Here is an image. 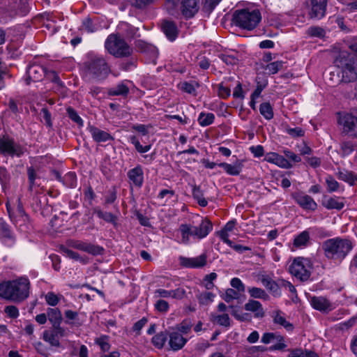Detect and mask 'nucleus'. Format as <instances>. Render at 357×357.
Returning <instances> with one entry per match:
<instances>
[{
  "instance_id": "a211bd4d",
  "label": "nucleus",
  "mask_w": 357,
  "mask_h": 357,
  "mask_svg": "<svg viewBox=\"0 0 357 357\" xmlns=\"http://www.w3.org/2000/svg\"><path fill=\"white\" fill-rule=\"evenodd\" d=\"M129 183L137 188H141L144 183V171L140 165H136L127 172Z\"/></svg>"
},
{
  "instance_id": "e2e57ef3",
  "label": "nucleus",
  "mask_w": 357,
  "mask_h": 357,
  "mask_svg": "<svg viewBox=\"0 0 357 357\" xmlns=\"http://www.w3.org/2000/svg\"><path fill=\"white\" fill-rule=\"evenodd\" d=\"M154 307L157 311L162 313L167 312L169 308L168 302L162 299L158 300L155 303Z\"/></svg>"
},
{
  "instance_id": "ddd939ff",
  "label": "nucleus",
  "mask_w": 357,
  "mask_h": 357,
  "mask_svg": "<svg viewBox=\"0 0 357 357\" xmlns=\"http://www.w3.org/2000/svg\"><path fill=\"white\" fill-rule=\"evenodd\" d=\"M327 0H310L309 16L312 19L320 20L326 12Z\"/></svg>"
},
{
  "instance_id": "603ef678",
  "label": "nucleus",
  "mask_w": 357,
  "mask_h": 357,
  "mask_svg": "<svg viewBox=\"0 0 357 357\" xmlns=\"http://www.w3.org/2000/svg\"><path fill=\"white\" fill-rule=\"evenodd\" d=\"M120 29L124 32L126 36L129 38H133L139 30L138 28L126 22L121 24Z\"/></svg>"
},
{
  "instance_id": "e433bc0d",
  "label": "nucleus",
  "mask_w": 357,
  "mask_h": 357,
  "mask_svg": "<svg viewBox=\"0 0 357 357\" xmlns=\"http://www.w3.org/2000/svg\"><path fill=\"white\" fill-rule=\"evenodd\" d=\"M129 93V88L123 83H119L116 86L108 90L109 96H127Z\"/></svg>"
},
{
  "instance_id": "f3484780",
  "label": "nucleus",
  "mask_w": 357,
  "mask_h": 357,
  "mask_svg": "<svg viewBox=\"0 0 357 357\" xmlns=\"http://www.w3.org/2000/svg\"><path fill=\"white\" fill-rule=\"evenodd\" d=\"M295 202L303 209L314 211L317 204L310 196L303 192H296L292 195Z\"/></svg>"
},
{
  "instance_id": "a878e982",
  "label": "nucleus",
  "mask_w": 357,
  "mask_h": 357,
  "mask_svg": "<svg viewBox=\"0 0 357 357\" xmlns=\"http://www.w3.org/2000/svg\"><path fill=\"white\" fill-rule=\"evenodd\" d=\"M265 160L275 164L282 168H291L292 165L282 155L274 152H270L265 155Z\"/></svg>"
},
{
  "instance_id": "13d9d810",
  "label": "nucleus",
  "mask_w": 357,
  "mask_h": 357,
  "mask_svg": "<svg viewBox=\"0 0 357 357\" xmlns=\"http://www.w3.org/2000/svg\"><path fill=\"white\" fill-rule=\"evenodd\" d=\"M214 297L215 295L213 293L204 291L199 294L197 298L200 304L208 305L213 301Z\"/></svg>"
},
{
  "instance_id": "dca6fc26",
  "label": "nucleus",
  "mask_w": 357,
  "mask_h": 357,
  "mask_svg": "<svg viewBox=\"0 0 357 357\" xmlns=\"http://www.w3.org/2000/svg\"><path fill=\"white\" fill-rule=\"evenodd\" d=\"M213 229V224L208 218H202L198 225H194V239L201 240L206 237Z\"/></svg>"
},
{
  "instance_id": "a18cd8bd",
  "label": "nucleus",
  "mask_w": 357,
  "mask_h": 357,
  "mask_svg": "<svg viewBox=\"0 0 357 357\" xmlns=\"http://www.w3.org/2000/svg\"><path fill=\"white\" fill-rule=\"evenodd\" d=\"M43 340L48 342L51 346L54 347H59L60 342L56 337V334H54V333L50 332L49 331H45L43 332Z\"/></svg>"
},
{
  "instance_id": "9b49d317",
  "label": "nucleus",
  "mask_w": 357,
  "mask_h": 357,
  "mask_svg": "<svg viewBox=\"0 0 357 357\" xmlns=\"http://www.w3.org/2000/svg\"><path fill=\"white\" fill-rule=\"evenodd\" d=\"M6 206L10 219L16 225L19 224L20 226H22V224L26 225L29 222V217L25 213L20 199H17V206L15 211H12L8 202Z\"/></svg>"
},
{
  "instance_id": "7c9ffc66",
  "label": "nucleus",
  "mask_w": 357,
  "mask_h": 357,
  "mask_svg": "<svg viewBox=\"0 0 357 357\" xmlns=\"http://www.w3.org/2000/svg\"><path fill=\"white\" fill-rule=\"evenodd\" d=\"M162 29L167 38L173 41L178 35V29L175 23L171 21H164L162 24Z\"/></svg>"
},
{
  "instance_id": "338daca9",
  "label": "nucleus",
  "mask_w": 357,
  "mask_h": 357,
  "mask_svg": "<svg viewBox=\"0 0 357 357\" xmlns=\"http://www.w3.org/2000/svg\"><path fill=\"white\" fill-rule=\"evenodd\" d=\"M4 312L9 317L13 319L17 318L20 314L18 308L15 305L6 306Z\"/></svg>"
},
{
  "instance_id": "69168bd1",
  "label": "nucleus",
  "mask_w": 357,
  "mask_h": 357,
  "mask_svg": "<svg viewBox=\"0 0 357 357\" xmlns=\"http://www.w3.org/2000/svg\"><path fill=\"white\" fill-rule=\"evenodd\" d=\"M40 114L42 116L43 119L45 121V125L49 128H52V122L51 114L48 111V109L46 107H43L40 110Z\"/></svg>"
},
{
  "instance_id": "49530a36",
  "label": "nucleus",
  "mask_w": 357,
  "mask_h": 357,
  "mask_svg": "<svg viewBox=\"0 0 357 357\" xmlns=\"http://www.w3.org/2000/svg\"><path fill=\"white\" fill-rule=\"evenodd\" d=\"M213 321L216 322L220 326L229 327L230 326V318L229 314L227 313H223L222 314H212Z\"/></svg>"
},
{
  "instance_id": "f257e3e1",
  "label": "nucleus",
  "mask_w": 357,
  "mask_h": 357,
  "mask_svg": "<svg viewBox=\"0 0 357 357\" xmlns=\"http://www.w3.org/2000/svg\"><path fill=\"white\" fill-rule=\"evenodd\" d=\"M30 286L27 278L4 281L0 283V298L17 303H22L29 296Z\"/></svg>"
},
{
  "instance_id": "bf43d9fd",
  "label": "nucleus",
  "mask_w": 357,
  "mask_h": 357,
  "mask_svg": "<svg viewBox=\"0 0 357 357\" xmlns=\"http://www.w3.org/2000/svg\"><path fill=\"white\" fill-rule=\"evenodd\" d=\"M60 250L66 257L75 261H84L82 257L77 252L67 248L64 245H61Z\"/></svg>"
},
{
  "instance_id": "4d7b16f0",
  "label": "nucleus",
  "mask_w": 357,
  "mask_h": 357,
  "mask_svg": "<svg viewBox=\"0 0 357 357\" xmlns=\"http://www.w3.org/2000/svg\"><path fill=\"white\" fill-rule=\"evenodd\" d=\"M307 34L311 37L324 38L325 31L320 26H310L307 30Z\"/></svg>"
},
{
  "instance_id": "9d476101",
  "label": "nucleus",
  "mask_w": 357,
  "mask_h": 357,
  "mask_svg": "<svg viewBox=\"0 0 357 357\" xmlns=\"http://www.w3.org/2000/svg\"><path fill=\"white\" fill-rule=\"evenodd\" d=\"M68 245L95 256L102 255L104 252V248L102 247L82 241H68Z\"/></svg>"
},
{
  "instance_id": "1a4fd4ad",
  "label": "nucleus",
  "mask_w": 357,
  "mask_h": 357,
  "mask_svg": "<svg viewBox=\"0 0 357 357\" xmlns=\"http://www.w3.org/2000/svg\"><path fill=\"white\" fill-rule=\"evenodd\" d=\"M339 123L342 126L343 132L357 138V117L351 114H345L339 119Z\"/></svg>"
},
{
  "instance_id": "8fccbe9b",
  "label": "nucleus",
  "mask_w": 357,
  "mask_h": 357,
  "mask_svg": "<svg viewBox=\"0 0 357 357\" xmlns=\"http://www.w3.org/2000/svg\"><path fill=\"white\" fill-rule=\"evenodd\" d=\"M63 185L68 188H75L77 184V177L74 172H68L63 177L62 180Z\"/></svg>"
},
{
  "instance_id": "5701e85b",
  "label": "nucleus",
  "mask_w": 357,
  "mask_h": 357,
  "mask_svg": "<svg viewBox=\"0 0 357 357\" xmlns=\"http://www.w3.org/2000/svg\"><path fill=\"white\" fill-rule=\"evenodd\" d=\"M185 294V291L182 288H178L174 290H166L164 289H158L154 291L155 298H173L176 299H182Z\"/></svg>"
},
{
  "instance_id": "680f3d73",
  "label": "nucleus",
  "mask_w": 357,
  "mask_h": 357,
  "mask_svg": "<svg viewBox=\"0 0 357 357\" xmlns=\"http://www.w3.org/2000/svg\"><path fill=\"white\" fill-rule=\"evenodd\" d=\"M155 1L156 0H132L131 5L137 9H144Z\"/></svg>"
},
{
  "instance_id": "cd10ccee",
  "label": "nucleus",
  "mask_w": 357,
  "mask_h": 357,
  "mask_svg": "<svg viewBox=\"0 0 357 357\" xmlns=\"http://www.w3.org/2000/svg\"><path fill=\"white\" fill-rule=\"evenodd\" d=\"M218 166L222 167L227 174L231 176H238L243 169V161L236 160L233 164L220 162Z\"/></svg>"
},
{
  "instance_id": "37998d69",
  "label": "nucleus",
  "mask_w": 357,
  "mask_h": 357,
  "mask_svg": "<svg viewBox=\"0 0 357 357\" xmlns=\"http://www.w3.org/2000/svg\"><path fill=\"white\" fill-rule=\"evenodd\" d=\"M260 114L266 119L271 120L273 118L274 113L273 107L269 102H263L259 106Z\"/></svg>"
},
{
  "instance_id": "58836bf2",
  "label": "nucleus",
  "mask_w": 357,
  "mask_h": 357,
  "mask_svg": "<svg viewBox=\"0 0 357 357\" xmlns=\"http://www.w3.org/2000/svg\"><path fill=\"white\" fill-rule=\"evenodd\" d=\"M167 340V333L162 331L155 335L152 339V344L158 349H162Z\"/></svg>"
},
{
  "instance_id": "473e14b6",
  "label": "nucleus",
  "mask_w": 357,
  "mask_h": 357,
  "mask_svg": "<svg viewBox=\"0 0 357 357\" xmlns=\"http://www.w3.org/2000/svg\"><path fill=\"white\" fill-rule=\"evenodd\" d=\"M339 179L348 183L351 185L357 184V174L346 169L338 171L337 173Z\"/></svg>"
},
{
  "instance_id": "a19ab883",
  "label": "nucleus",
  "mask_w": 357,
  "mask_h": 357,
  "mask_svg": "<svg viewBox=\"0 0 357 357\" xmlns=\"http://www.w3.org/2000/svg\"><path fill=\"white\" fill-rule=\"evenodd\" d=\"M275 343L269 347L270 351H284L287 347L285 338L278 333L275 340Z\"/></svg>"
},
{
  "instance_id": "bb28decb",
  "label": "nucleus",
  "mask_w": 357,
  "mask_h": 357,
  "mask_svg": "<svg viewBox=\"0 0 357 357\" xmlns=\"http://www.w3.org/2000/svg\"><path fill=\"white\" fill-rule=\"evenodd\" d=\"M178 231L181 234V243L188 245L190 243V237L194 239V225L191 224H181Z\"/></svg>"
},
{
  "instance_id": "5fc2aeb1",
  "label": "nucleus",
  "mask_w": 357,
  "mask_h": 357,
  "mask_svg": "<svg viewBox=\"0 0 357 357\" xmlns=\"http://www.w3.org/2000/svg\"><path fill=\"white\" fill-rule=\"evenodd\" d=\"M109 337L107 335H101L95 340V343L100 346V349L103 352L108 351L110 349V344L108 342Z\"/></svg>"
},
{
  "instance_id": "09e8293b",
  "label": "nucleus",
  "mask_w": 357,
  "mask_h": 357,
  "mask_svg": "<svg viewBox=\"0 0 357 357\" xmlns=\"http://www.w3.org/2000/svg\"><path fill=\"white\" fill-rule=\"evenodd\" d=\"M129 141L135 146V149L137 152L140 153H144L148 152L151 148V145L142 146L136 136L132 135L129 137Z\"/></svg>"
},
{
  "instance_id": "72a5a7b5",
  "label": "nucleus",
  "mask_w": 357,
  "mask_h": 357,
  "mask_svg": "<svg viewBox=\"0 0 357 357\" xmlns=\"http://www.w3.org/2000/svg\"><path fill=\"white\" fill-rule=\"evenodd\" d=\"M47 314L49 321L52 326H58L62 321V315L61 311L58 308H48L47 310Z\"/></svg>"
},
{
  "instance_id": "ea45409f",
  "label": "nucleus",
  "mask_w": 357,
  "mask_h": 357,
  "mask_svg": "<svg viewBox=\"0 0 357 357\" xmlns=\"http://www.w3.org/2000/svg\"><path fill=\"white\" fill-rule=\"evenodd\" d=\"M192 197L197 201L199 206L205 207L208 204V202L204 197V194L199 186L195 185L192 188Z\"/></svg>"
},
{
  "instance_id": "423d86ee",
  "label": "nucleus",
  "mask_w": 357,
  "mask_h": 357,
  "mask_svg": "<svg viewBox=\"0 0 357 357\" xmlns=\"http://www.w3.org/2000/svg\"><path fill=\"white\" fill-rule=\"evenodd\" d=\"M261 16L259 10H237L234 13L232 22L241 28L252 30L261 21Z\"/></svg>"
},
{
  "instance_id": "0e129e2a",
  "label": "nucleus",
  "mask_w": 357,
  "mask_h": 357,
  "mask_svg": "<svg viewBox=\"0 0 357 357\" xmlns=\"http://www.w3.org/2000/svg\"><path fill=\"white\" fill-rule=\"evenodd\" d=\"M230 284L234 289H236V291L238 293L245 291V287L242 281L238 278H232L231 280Z\"/></svg>"
},
{
  "instance_id": "6e6552de",
  "label": "nucleus",
  "mask_w": 357,
  "mask_h": 357,
  "mask_svg": "<svg viewBox=\"0 0 357 357\" xmlns=\"http://www.w3.org/2000/svg\"><path fill=\"white\" fill-rule=\"evenodd\" d=\"M22 147L8 135H0V153L4 155L17 157L23 154Z\"/></svg>"
},
{
  "instance_id": "7ed1b4c3",
  "label": "nucleus",
  "mask_w": 357,
  "mask_h": 357,
  "mask_svg": "<svg viewBox=\"0 0 357 357\" xmlns=\"http://www.w3.org/2000/svg\"><path fill=\"white\" fill-rule=\"evenodd\" d=\"M334 63L341 68L342 80L353 82L357 80V58L346 50H340Z\"/></svg>"
},
{
  "instance_id": "864d4df0",
  "label": "nucleus",
  "mask_w": 357,
  "mask_h": 357,
  "mask_svg": "<svg viewBox=\"0 0 357 357\" xmlns=\"http://www.w3.org/2000/svg\"><path fill=\"white\" fill-rule=\"evenodd\" d=\"M284 63L281 61H277L268 63L265 70L270 75L276 74L280 69L282 68Z\"/></svg>"
},
{
  "instance_id": "0eeeda50",
  "label": "nucleus",
  "mask_w": 357,
  "mask_h": 357,
  "mask_svg": "<svg viewBox=\"0 0 357 357\" xmlns=\"http://www.w3.org/2000/svg\"><path fill=\"white\" fill-rule=\"evenodd\" d=\"M311 263L310 261L304 257L295 258L289 267V273L298 279L304 282L307 281L311 275Z\"/></svg>"
},
{
  "instance_id": "c9c22d12",
  "label": "nucleus",
  "mask_w": 357,
  "mask_h": 357,
  "mask_svg": "<svg viewBox=\"0 0 357 357\" xmlns=\"http://www.w3.org/2000/svg\"><path fill=\"white\" fill-rule=\"evenodd\" d=\"M181 0H166L165 7L169 15H176L181 9Z\"/></svg>"
},
{
  "instance_id": "f03ea898",
  "label": "nucleus",
  "mask_w": 357,
  "mask_h": 357,
  "mask_svg": "<svg viewBox=\"0 0 357 357\" xmlns=\"http://www.w3.org/2000/svg\"><path fill=\"white\" fill-rule=\"evenodd\" d=\"M83 68L86 77L97 81L105 79L111 72L105 58L92 52L87 54Z\"/></svg>"
},
{
  "instance_id": "aec40b11",
  "label": "nucleus",
  "mask_w": 357,
  "mask_h": 357,
  "mask_svg": "<svg viewBox=\"0 0 357 357\" xmlns=\"http://www.w3.org/2000/svg\"><path fill=\"white\" fill-rule=\"evenodd\" d=\"M199 0H182L181 11L185 18L192 17L199 10Z\"/></svg>"
},
{
  "instance_id": "f8f14e48",
  "label": "nucleus",
  "mask_w": 357,
  "mask_h": 357,
  "mask_svg": "<svg viewBox=\"0 0 357 357\" xmlns=\"http://www.w3.org/2000/svg\"><path fill=\"white\" fill-rule=\"evenodd\" d=\"M47 73V69L42 65L31 63L26 70L27 78L25 79L27 85L31 82H40L43 79Z\"/></svg>"
},
{
  "instance_id": "412c9836",
  "label": "nucleus",
  "mask_w": 357,
  "mask_h": 357,
  "mask_svg": "<svg viewBox=\"0 0 357 357\" xmlns=\"http://www.w3.org/2000/svg\"><path fill=\"white\" fill-rule=\"evenodd\" d=\"M87 130L90 132L93 141L97 143L106 142L114 139L109 132L100 130L93 125L89 124Z\"/></svg>"
},
{
  "instance_id": "6ab92c4d",
  "label": "nucleus",
  "mask_w": 357,
  "mask_h": 357,
  "mask_svg": "<svg viewBox=\"0 0 357 357\" xmlns=\"http://www.w3.org/2000/svg\"><path fill=\"white\" fill-rule=\"evenodd\" d=\"M310 304L314 309L324 313H328L334 309L333 303L323 296L311 297Z\"/></svg>"
},
{
  "instance_id": "c756f323",
  "label": "nucleus",
  "mask_w": 357,
  "mask_h": 357,
  "mask_svg": "<svg viewBox=\"0 0 357 357\" xmlns=\"http://www.w3.org/2000/svg\"><path fill=\"white\" fill-rule=\"evenodd\" d=\"M322 205L327 209L342 210L344 206V198L334 197L325 199L322 202Z\"/></svg>"
},
{
  "instance_id": "f704fd0d",
  "label": "nucleus",
  "mask_w": 357,
  "mask_h": 357,
  "mask_svg": "<svg viewBox=\"0 0 357 357\" xmlns=\"http://www.w3.org/2000/svg\"><path fill=\"white\" fill-rule=\"evenodd\" d=\"M248 292L251 298L262 299L264 301L269 300L268 294L261 288L251 287L248 289Z\"/></svg>"
},
{
  "instance_id": "b1692460",
  "label": "nucleus",
  "mask_w": 357,
  "mask_h": 357,
  "mask_svg": "<svg viewBox=\"0 0 357 357\" xmlns=\"http://www.w3.org/2000/svg\"><path fill=\"white\" fill-rule=\"evenodd\" d=\"M259 280L264 287L266 288L274 296H280L281 295V292L280 291V280L278 283L267 275H262Z\"/></svg>"
},
{
  "instance_id": "2eb2a0df",
  "label": "nucleus",
  "mask_w": 357,
  "mask_h": 357,
  "mask_svg": "<svg viewBox=\"0 0 357 357\" xmlns=\"http://www.w3.org/2000/svg\"><path fill=\"white\" fill-rule=\"evenodd\" d=\"M206 255L202 254L196 257H185L181 256L178 258L180 264L185 268H199L204 266L206 264Z\"/></svg>"
},
{
  "instance_id": "2f4dec72",
  "label": "nucleus",
  "mask_w": 357,
  "mask_h": 357,
  "mask_svg": "<svg viewBox=\"0 0 357 357\" xmlns=\"http://www.w3.org/2000/svg\"><path fill=\"white\" fill-rule=\"evenodd\" d=\"M273 318L274 324L283 326L287 331H292L294 330L293 324L286 320L282 311L277 310L273 312Z\"/></svg>"
},
{
  "instance_id": "de8ad7c7",
  "label": "nucleus",
  "mask_w": 357,
  "mask_h": 357,
  "mask_svg": "<svg viewBox=\"0 0 357 357\" xmlns=\"http://www.w3.org/2000/svg\"><path fill=\"white\" fill-rule=\"evenodd\" d=\"M326 183L327 186V191L328 192H337L340 190V185L339 183L331 175L326 177Z\"/></svg>"
},
{
  "instance_id": "c85d7f7f",
  "label": "nucleus",
  "mask_w": 357,
  "mask_h": 357,
  "mask_svg": "<svg viewBox=\"0 0 357 357\" xmlns=\"http://www.w3.org/2000/svg\"><path fill=\"white\" fill-rule=\"evenodd\" d=\"M186 342L187 340L178 332H173L169 335V344L173 351H178L182 349Z\"/></svg>"
},
{
  "instance_id": "393cba45",
  "label": "nucleus",
  "mask_w": 357,
  "mask_h": 357,
  "mask_svg": "<svg viewBox=\"0 0 357 357\" xmlns=\"http://www.w3.org/2000/svg\"><path fill=\"white\" fill-rule=\"evenodd\" d=\"M244 309L246 311L252 312L255 318L260 319L265 316V312L262 305L258 301L254 299L248 300L244 305Z\"/></svg>"
},
{
  "instance_id": "3c124183",
  "label": "nucleus",
  "mask_w": 357,
  "mask_h": 357,
  "mask_svg": "<svg viewBox=\"0 0 357 357\" xmlns=\"http://www.w3.org/2000/svg\"><path fill=\"white\" fill-rule=\"evenodd\" d=\"M310 239L309 232L304 231L298 235L294 241V245L296 247H301L306 245L307 243Z\"/></svg>"
},
{
  "instance_id": "4be33fe9",
  "label": "nucleus",
  "mask_w": 357,
  "mask_h": 357,
  "mask_svg": "<svg viewBox=\"0 0 357 357\" xmlns=\"http://www.w3.org/2000/svg\"><path fill=\"white\" fill-rule=\"evenodd\" d=\"M0 240L7 246H12L15 243V236L13 231L4 222L0 223Z\"/></svg>"
},
{
  "instance_id": "39448f33",
  "label": "nucleus",
  "mask_w": 357,
  "mask_h": 357,
  "mask_svg": "<svg viewBox=\"0 0 357 357\" xmlns=\"http://www.w3.org/2000/svg\"><path fill=\"white\" fill-rule=\"evenodd\" d=\"M105 47L109 54L116 58L128 57L133 52L132 47L118 33H112L107 36Z\"/></svg>"
},
{
  "instance_id": "c03bdc74",
  "label": "nucleus",
  "mask_w": 357,
  "mask_h": 357,
  "mask_svg": "<svg viewBox=\"0 0 357 357\" xmlns=\"http://www.w3.org/2000/svg\"><path fill=\"white\" fill-rule=\"evenodd\" d=\"M179 88L184 92L196 96V88L199 86V84L196 82H183L178 84Z\"/></svg>"
},
{
  "instance_id": "6e6d98bb",
  "label": "nucleus",
  "mask_w": 357,
  "mask_h": 357,
  "mask_svg": "<svg viewBox=\"0 0 357 357\" xmlns=\"http://www.w3.org/2000/svg\"><path fill=\"white\" fill-rule=\"evenodd\" d=\"M66 112L68 117L79 126L82 127L84 126V121L82 118L78 115L77 112L72 107H69L66 109Z\"/></svg>"
},
{
  "instance_id": "052dcab7",
  "label": "nucleus",
  "mask_w": 357,
  "mask_h": 357,
  "mask_svg": "<svg viewBox=\"0 0 357 357\" xmlns=\"http://www.w3.org/2000/svg\"><path fill=\"white\" fill-rule=\"evenodd\" d=\"M238 293L234 289L229 288L226 290L225 293L222 295V299L226 303H230L233 300L238 298Z\"/></svg>"
},
{
  "instance_id": "79ce46f5",
  "label": "nucleus",
  "mask_w": 357,
  "mask_h": 357,
  "mask_svg": "<svg viewBox=\"0 0 357 357\" xmlns=\"http://www.w3.org/2000/svg\"><path fill=\"white\" fill-rule=\"evenodd\" d=\"M215 115L213 113L201 112L198 117V122L201 126H208L213 123Z\"/></svg>"
},
{
  "instance_id": "774afa93",
  "label": "nucleus",
  "mask_w": 357,
  "mask_h": 357,
  "mask_svg": "<svg viewBox=\"0 0 357 357\" xmlns=\"http://www.w3.org/2000/svg\"><path fill=\"white\" fill-rule=\"evenodd\" d=\"M356 145L351 142H344L341 144V148L344 155H349L355 149Z\"/></svg>"
},
{
  "instance_id": "20e7f679",
  "label": "nucleus",
  "mask_w": 357,
  "mask_h": 357,
  "mask_svg": "<svg viewBox=\"0 0 357 357\" xmlns=\"http://www.w3.org/2000/svg\"><path fill=\"white\" fill-rule=\"evenodd\" d=\"M352 248L350 241L340 238L328 239L323 244L326 257L338 261L344 259Z\"/></svg>"
},
{
  "instance_id": "4c0bfd02",
  "label": "nucleus",
  "mask_w": 357,
  "mask_h": 357,
  "mask_svg": "<svg viewBox=\"0 0 357 357\" xmlns=\"http://www.w3.org/2000/svg\"><path fill=\"white\" fill-rule=\"evenodd\" d=\"M94 213L99 218L103 219L107 222L112 223L114 226L116 225L117 217L113 215L112 213L102 211L99 208H95Z\"/></svg>"
},
{
  "instance_id": "4468645a",
  "label": "nucleus",
  "mask_w": 357,
  "mask_h": 357,
  "mask_svg": "<svg viewBox=\"0 0 357 357\" xmlns=\"http://www.w3.org/2000/svg\"><path fill=\"white\" fill-rule=\"evenodd\" d=\"M135 45L137 51L146 54L151 61L155 64V60L158 56V50L155 46L143 40H135Z\"/></svg>"
}]
</instances>
